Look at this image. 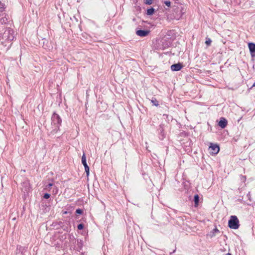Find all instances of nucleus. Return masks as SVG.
I'll use <instances>...</instances> for the list:
<instances>
[{"instance_id":"obj_25","label":"nucleus","mask_w":255,"mask_h":255,"mask_svg":"<svg viewBox=\"0 0 255 255\" xmlns=\"http://www.w3.org/2000/svg\"><path fill=\"white\" fill-rule=\"evenodd\" d=\"M226 255H231V254H230V253H228V254H227Z\"/></svg>"},{"instance_id":"obj_1","label":"nucleus","mask_w":255,"mask_h":255,"mask_svg":"<svg viewBox=\"0 0 255 255\" xmlns=\"http://www.w3.org/2000/svg\"><path fill=\"white\" fill-rule=\"evenodd\" d=\"M240 226L239 221L236 216H231L228 222V226L233 229H237Z\"/></svg>"},{"instance_id":"obj_21","label":"nucleus","mask_w":255,"mask_h":255,"mask_svg":"<svg viewBox=\"0 0 255 255\" xmlns=\"http://www.w3.org/2000/svg\"><path fill=\"white\" fill-rule=\"evenodd\" d=\"M159 132L161 133H163V128H162V127H160L159 129Z\"/></svg>"},{"instance_id":"obj_7","label":"nucleus","mask_w":255,"mask_h":255,"mask_svg":"<svg viewBox=\"0 0 255 255\" xmlns=\"http://www.w3.org/2000/svg\"><path fill=\"white\" fill-rule=\"evenodd\" d=\"M149 33V31L143 30H138L136 32V34L140 37H145L147 36Z\"/></svg>"},{"instance_id":"obj_20","label":"nucleus","mask_w":255,"mask_h":255,"mask_svg":"<svg viewBox=\"0 0 255 255\" xmlns=\"http://www.w3.org/2000/svg\"><path fill=\"white\" fill-rule=\"evenodd\" d=\"M76 213L78 214H81L82 213V211L81 210L78 209L76 210Z\"/></svg>"},{"instance_id":"obj_26","label":"nucleus","mask_w":255,"mask_h":255,"mask_svg":"<svg viewBox=\"0 0 255 255\" xmlns=\"http://www.w3.org/2000/svg\"><path fill=\"white\" fill-rule=\"evenodd\" d=\"M243 178L245 179H246V177L245 176H243Z\"/></svg>"},{"instance_id":"obj_16","label":"nucleus","mask_w":255,"mask_h":255,"mask_svg":"<svg viewBox=\"0 0 255 255\" xmlns=\"http://www.w3.org/2000/svg\"><path fill=\"white\" fill-rule=\"evenodd\" d=\"M83 228H84V226H83V224H79V225H78V226H77V228H78V230H80L83 229Z\"/></svg>"},{"instance_id":"obj_22","label":"nucleus","mask_w":255,"mask_h":255,"mask_svg":"<svg viewBox=\"0 0 255 255\" xmlns=\"http://www.w3.org/2000/svg\"><path fill=\"white\" fill-rule=\"evenodd\" d=\"M213 232L214 233H218L219 232V230L217 229H215L214 230H213Z\"/></svg>"},{"instance_id":"obj_4","label":"nucleus","mask_w":255,"mask_h":255,"mask_svg":"<svg viewBox=\"0 0 255 255\" xmlns=\"http://www.w3.org/2000/svg\"><path fill=\"white\" fill-rule=\"evenodd\" d=\"M208 149L210 154L215 155L219 152L220 148L217 144L211 143Z\"/></svg>"},{"instance_id":"obj_6","label":"nucleus","mask_w":255,"mask_h":255,"mask_svg":"<svg viewBox=\"0 0 255 255\" xmlns=\"http://www.w3.org/2000/svg\"><path fill=\"white\" fill-rule=\"evenodd\" d=\"M183 67L181 63H177L173 64L171 66V69L173 71H178L181 69Z\"/></svg>"},{"instance_id":"obj_3","label":"nucleus","mask_w":255,"mask_h":255,"mask_svg":"<svg viewBox=\"0 0 255 255\" xmlns=\"http://www.w3.org/2000/svg\"><path fill=\"white\" fill-rule=\"evenodd\" d=\"M61 119L59 115L54 113L52 117V124L55 126L56 128H59L61 125Z\"/></svg>"},{"instance_id":"obj_13","label":"nucleus","mask_w":255,"mask_h":255,"mask_svg":"<svg viewBox=\"0 0 255 255\" xmlns=\"http://www.w3.org/2000/svg\"><path fill=\"white\" fill-rule=\"evenodd\" d=\"M211 40L210 38H207L205 41V43L208 45H210L211 43Z\"/></svg>"},{"instance_id":"obj_17","label":"nucleus","mask_w":255,"mask_h":255,"mask_svg":"<svg viewBox=\"0 0 255 255\" xmlns=\"http://www.w3.org/2000/svg\"><path fill=\"white\" fill-rule=\"evenodd\" d=\"M52 185V183H49L48 185L46 186L45 189L47 190H49Z\"/></svg>"},{"instance_id":"obj_2","label":"nucleus","mask_w":255,"mask_h":255,"mask_svg":"<svg viewBox=\"0 0 255 255\" xmlns=\"http://www.w3.org/2000/svg\"><path fill=\"white\" fill-rule=\"evenodd\" d=\"M14 31L11 29L5 30L2 35L3 39L7 41H12L14 39Z\"/></svg>"},{"instance_id":"obj_19","label":"nucleus","mask_w":255,"mask_h":255,"mask_svg":"<svg viewBox=\"0 0 255 255\" xmlns=\"http://www.w3.org/2000/svg\"><path fill=\"white\" fill-rule=\"evenodd\" d=\"M152 103L156 106H158V102L156 101V100H152L151 101Z\"/></svg>"},{"instance_id":"obj_8","label":"nucleus","mask_w":255,"mask_h":255,"mask_svg":"<svg viewBox=\"0 0 255 255\" xmlns=\"http://www.w3.org/2000/svg\"><path fill=\"white\" fill-rule=\"evenodd\" d=\"M218 125L222 128H225L227 125V121L224 118H221Z\"/></svg>"},{"instance_id":"obj_11","label":"nucleus","mask_w":255,"mask_h":255,"mask_svg":"<svg viewBox=\"0 0 255 255\" xmlns=\"http://www.w3.org/2000/svg\"><path fill=\"white\" fill-rule=\"evenodd\" d=\"M199 200V198L198 195H196L194 196V202H195V204L197 205L198 204Z\"/></svg>"},{"instance_id":"obj_24","label":"nucleus","mask_w":255,"mask_h":255,"mask_svg":"<svg viewBox=\"0 0 255 255\" xmlns=\"http://www.w3.org/2000/svg\"><path fill=\"white\" fill-rule=\"evenodd\" d=\"M252 87H255V83L253 84Z\"/></svg>"},{"instance_id":"obj_12","label":"nucleus","mask_w":255,"mask_h":255,"mask_svg":"<svg viewBox=\"0 0 255 255\" xmlns=\"http://www.w3.org/2000/svg\"><path fill=\"white\" fill-rule=\"evenodd\" d=\"M84 168L85 172H86L87 176H88L89 175V167L88 166H85Z\"/></svg>"},{"instance_id":"obj_14","label":"nucleus","mask_w":255,"mask_h":255,"mask_svg":"<svg viewBox=\"0 0 255 255\" xmlns=\"http://www.w3.org/2000/svg\"><path fill=\"white\" fill-rule=\"evenodd\" d=\"M144 2L145 4H151L152 3V0H144Z\"/></svg>"},{"instance_id":"obj_5","label":"nucleus","mask_w":255,"mask_h":255,"mask_svg":"<svg viewBox=\"0 0 255 255\" xmlns=\"http://www.w3.org/2000/svg\"><path fill=\"white\" fill-rule=\"evenodd\" d=\"M248 47L252 57H255V44L254 43L250 42L248 43Z\"/></svg>"},{"instance_id":"obj_9","label":"nucleus","mask_w":255,"mask_h":255,"mask_svg":"<svg viewBox=\"0 0 255 255\" xmlns=\"http://www.w3.org/2000/svg\"><path fill=\"white\" fill-rule=\"evenodd\" d=\"M82 163L83 164L84 167H85V166H88L86 162V157L84 153H83L82 156Z\"/></svg>"},{"instance_id":"obj_23","label":"nucleus","mask_w":255,"mask_h":255,"mask_svg":"<svg viewBox=\"0 0 255 255\" xmlns=\"http://www.w3.org/2000/svg\"><path fill=\"white\" fill-rule=\"evenodd\" d=\"M63 214H67V211H64V212H63Z\"/></svg>"},{"instance_id":"obj_10","label":"nucleus","mask_w":255,"mask_h":255,"mask_svg":"<svg viewBox=\"0 0 255 255\" xmlns=\"http://www.w3.org/2000/svg\"><path fill=\"white\" fill-rule=\"evenodd\" d=\"M154 12V9L153 8H149L147 10L146 14L149 15L153 14Z\"/></svg>"},{"instance_id":"obj_18","label":"nucleus","mask_w":255,"mask_h":255,"mask_svg":"<svg viewBox=\"0 0 255 255\" xmlns=\"http://www.w3.org/2000/svg\"><path fill=\"white\" fill-rule=\"evenodd\" d=\"M50 195L48 193H45L44 194L43 196V198L45 199H48L50 197Z\"/></svg>"},{"instance_id":"obj_15","label":"nucleus","mask_w":255,"mask_h":255,"mask_svg":"<svg viewBox=\"0 0 255 255\" xmlns=\"http://www.w3.org/2000/svg\"><path fill=\"white\" fill-rule=\"evenodd\" d=\"M164 4L168 7H169L171 5V2L169 1H165Z\"/></svg>"}]
</instances>
